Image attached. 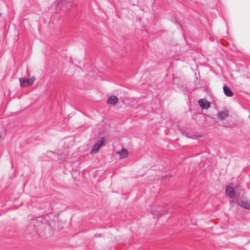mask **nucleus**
<instances>
[{
	"label": "nucleus",
	"mask_w": 250,
	"mask_h": 250,
	"mask_svg": "<svg viewBox=\"0 0 250 250\" xmlns=\"http://www.w3.org/2000/svg\"><path fill=\"white\" fill-rule=\"evenodd\" d=\"M47 154L48 155H54V153L52 152H47Z\"/></svg>",
	"instance_id": "f8f14e48"
},
{
	"label": "nucleus",
	"mask_w": 250,
	"mask_h": 250,
	"mask_svg": "<svg viewBox=\"0 0 250 250\" xmlns=\"http://www.w3.org/2000/svg\"><path fill=\"white\" fill-rule=\"evenodd\" d=\"M61 5L62 7H63L64 5H66V7L67 8V9H69V6H71V5L70 4V3H66V1H62L61 2Z\"/></svg>",
	"instance_id": "9b49d317"
},
{
	"label": "nucleus",
	"mask_w": 250,
	"mask_h": 250,
	"mask_svg": "<svg viewBox=\"0 0 250 250\" xmlns=\"http://www.w3.org/2000/svg\"><path fill=\"white\" fill-rule=\"evenodd\" d=\"M223 90L225 94L228 97H232L233 95L229 88L227 86L223 87Z\"/></svg>",
	"instance_id": "1a4fd4ad"
},
{
	"label": "nucleus",
	"mask_w": 250,
	"mask_h": 250,
	"mask_svg": "<svg viewBox=\"0 0 250 250\" xmlns=\"http://www.w3.org/2000/svg\"><path fill=\"white\" fill-rule=\"evenodd\" d=\"M49 216L45 215L44 217H38L37 218L32 219L29 225L30 229L32 228L35 229L37 231H39L42 229H45L49 226H51V224L48 221Z\"/></svg>",
	"instance_id": "f257e3e1"
},
{
	"label": "nucleus",
	"mask_w": 250,
	"mask_h": 250,
	"mask_svg": "<svg viewBox=\"0 0 250 250\" xmlns=\"http://www.w3.org/2000/svg\"><path fill=\"white\" fill-rule=\"evenodd\" d=\"M162 214H163V213H159V214L157 215V216H158V215H162Z\"/></svg>",
	"instance_id": "ddd939ff"
},
{
	"label": "nucleus",
	"mask_w": 250,
	"mask_h": 250,
	"mask_svg": "<svg viewBox=\"0 0 250 250\" xmlns=\"http://www.w3.org/2000/svg\"><path fill=\"white\" fill-rule=\"evenodd\" d=\"M226 194L232 199L230 200V202H234L233 198L235 196V191L231 187L228 186L226 189Z\"/></svg>",
	"instance_id": "20e7f679"
},
{
	"label": "nucleus",
	"mask_w": 250,
	"mask_h": 250,
	"mask_svg": "<svg viewBox=\"0 0 250 250\" xmlns=\"http://www.w3.org/2000/svg\"><path fill=\"white\" fill-rule=\"evenodd\" d=\"M237 204L241 207L246 209H250V201L246 199L238 202Z\"/></svg>",
	"instance_id": "423d86ee"
},
{
	"label": "nucleus",
	"mask_w": 250,
	"mask_h": 250,
	"mask_svg": "<svg viewBox=\"0 0 250 250\" xmlns=\"http://www.w3.org/2000/svg\"><path fill=\"white\" fill-rule=\"evenodd\" d=\"M117 153L120 155V159H124L128 155V151L125 148H122L120 151H118Z\"/></svg>",
	"instance_id": "6e6552de"
},
{
	"label": "nucleus",
	"mask_w": 250,
	"mask_h": 250,
	"mask_svg": "<svg viewBox=\"0 0 250 250\" xmlns=\"http://www.w3.org/2000/svg\"><path fill=\"white\" fill-rule=\"evenodd\" d=\"M104 138H102L100 140H99L94 145L92 149L91 150L92 153H97L99 149H100L102 146L104 144Z\"/></svg>",
	"instance_id": "7ed1b4c3"
},
{
	"label": "nucleus",
	"mask_w": 250,
	"mask_h": 250,
	"mask_svg": "<svg viewBox=\"0 0 250 250\" xmlns=\"http://www.w3.org/2000/svg\"><path fill=\"white\" fill-rule=\"evenodd\" d=\"M219 117L222 119H224L228 116V113L226 111H222L218 114Z\"/></svg>",
	"instance_id": "9d476101"
},
{
	"label": "nucleus",
	"mask_w": 250,
	"mask_h": 250,
	"mask_svg": "<svg viewBox=\"0 0 250 250\" xmlns=\"http://www.w3.org/2000/svg\"><path fill=\"white\" fill-rule=\"evenodd\" d=\"M21 85V86H27L31 85L35 81L34 77L26 79L25 78H21L19 79Z\"/></svg>",
	"instance_id": "f03ea898"
},
{
	"label": "nucleus",
	"mask_w": 250,
	"mask_h": 250,
	"mask_svg": "<svg viewBox=\"0 0 250 250\" xmlns=\"http://www.w3.org/2000/svg\"><path fill=\"white\" fill-rule=\"evenodd\" d=\"M118 101V98L115 96H111L107 100V104L115 105Z\"/></svg>",
	"instance_id": "0eeeda50"
},
{
	"label": "nucleus",
	"mask_w": 250,
	"mask_h": 250,
	"mask_svg": "<svg viewBox=\"0 0 250 250\" xmlns=\"http://www.w3.org/2000/svg\"><path fill=\"white\" fill-rule=\"evenodd\" d=\"M198 104L203 109H208L210 107V103L205 99L199 100Z\"/></svg>",
	"instance_id": "39448f33"
}]
</instances>
